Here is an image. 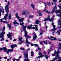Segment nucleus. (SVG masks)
<instances>
[{"mask_svg": "<svg viewBox=\"0 0 61 61\" xmlns=\"http://www.w3.org/2000/svg\"><path fill=\"white\" fill-rule=\"evenodd\" d=\"M11 48H12L11 50V49H8V51H6V52L7 54H9V51H10V52H12L13 51V49L15 48V46H14V45H12L11 46Z\"/></svg>", "mask_w": 61, "mask_h": 61, "instance_id": "20e7f679", "label": "nucleus"}, {"mask_svg": "<svg viewBox=\"0 0 61 61\" xmlns=\"http://www.w3.org/2000/svg\"><path fill=\"white\" fill-rule=\"evenodd\" d=\"M20 49H21V50H25V48H23L22 47L20 48Z\"/></svg>", "mask_w": 61, "mask_h": 61, "instance_id": "e433bc0d", "label": "nucleus"}, {"mask_svg": "<svg viewBox=\"0 0 61 61\" xmlns=\"http://www.w3.org/2000/svg\"><path fill=\"white\" fill-rule=\"evenodd\" d=\"M31 56H33L34 55V53L33 51H31Z\"/></svg>", "mask_w": 61, "mask_h": 61, "instance_id": "b1692460", "label": "nucleus"}, {"mask_svg": "<svg viewBox=\"0 0 61 61\" xmlns=\"http://www.w3.org/2000/svg\"><path fill=\"white\" fill-rule=\"evenodd\" d=\"M45 30H42V32H41L40 34L39 35L41 36V35H42V34H43V33L45 31Z\"/></svg>", "mask_w": 61, "mask_h": 61, "instance_id": "4be33fe9", "label": "nucleus"}, {"mask_svg": "<svg viewBox=\"0 0 61 61\" xmlns=\"http://www.w3.org/2000/svg\"><path fill=\"white\" fill-rule=\"evenodd\" d=\"M52 25L53 27H54V28L56 27V25H55L54 23L53 22L52 23Z\"/></svg>", "mask_w": 61, "mask_h": 61, "instance_id": "bb28decb", "label": "nucleus"}, {"mask_svg": "<svg viewBox=\"0 0 61 61\" xmlns=\"http://www.w3.org/2000/svg\"><path fill=\"white\" fill-rule=\"evenodd\" d=\"M58 25H60V27H58V29L59 28L60 29L61 28V20H58Z\"/></svg>", "mask_w": 61, "mask_h": 61, "instance_id": "1a4fd4ad", "label": "nucleus"}, {"mask_svg": "<svg viewBox=\"0 0 61 61\" xmlns=\"http://www.w3.org/2000/svg\"><path fill=\"white\" fill-rule=\"evenodd\" d=\"M30 26H30H29L28 27V29H31V27H32V25L31 24Z\"/></svg>", "mask_w": 61, "mask_h": 61, "instance_id": "2f4dec72", "label": "nucleus"}, {"mask_svg": "<svg viewBox=\"0 0 61 61\" xmlns=\"http://www.w3.org/2000/svg\"><path fill=\"white\" fill-rule=\"evenodd\" d=\"M52 56H55V54H52Z\"/></svg>", "mask_w": 61, "mask_h": 61, "instance_id": "6e6d98bb", "label": "nucleus"}, {"mask_svg": "<svg viewBox=\"0 0 61 61\" xmlns=\"http://www.w3.org/2000/svg\"><path fill=\"white\" fill-rule=\"evenodd\" d=\"M15 15L16 16V18H17L18 19L19 22L20 23H20V25H22L23 26V27L24 26H23L24 25V22L23 21V20L24 19V18H21V17H19V16L18 15V13H16L15 14Z\"/></svg>", "mask_w": 61, "mask_h": 61, "instance_id": "f257e3e1", "label": "nucleus"}, {"mask_svg": "<svg viewBox=\"0 0 61 61\" xmlns=\"http://www.w3.org/2000/svg\"><path fill=\"white\" fill-rule=\"evenodd\" d=\"M58 7H59L60 9H61V4H60V5H59L58 6Z\"/></svg>", "mask_w": 61, "mask_h": 61, "instance_id": "de8ad7c7", "label": "nucleus"}, {"mask_svg": "<svg viewBox=\"0 0 61 61\" xmlns=\"http://www.w3.org/2000/svg\"><path fill=\"white\" fill-rule=\"evenodd\" d=\"M57 33H58V34L59 35L60 34V31H57Z\"/></svg>", "mask_w": 61, "mask_h": 61, "instance_id": "a19ab883", "label": "nucleus"}, {"mask_svg": "<svg viewBox=\"0 0 61 61\" xmlns=\"http://www.w3.org/2000/svg\"><path fill=\"white\" fill-rule=\"evenodd\" d=\"M57 12H56L55 13L56 14H57V13H60V14L61 15V10H56Z\"/></svg>", "mask_w": 61, "mask_h": 61, "instance_id": "a211bd4d", "label": "nucleus"}, {"mask_svg": "<svg viewBox=\"0 0 61 61\" xmlns=\"http://www.w3.org/2000/svg\"><path fill=\"white\" fill-rule=\"evenodd\" d=\"M34 46H35L36 47V46H38V45L37 44H34Z\"/></svg>", "mask_w": 61, "mask_h": 61, "instance_id": "ea45409f", "label": "nucleus"}, {"mask_svg": "<svg viewBox=\"0 0 61 61\" xmlns=\"http://www.w3.org/2000/svg\"><path fill=\"white\" fill-rule=\"evenodd\" d=\"M35 5H34L33 4H31V6L32 7V8L33 9H34L35 8Z\"/></svg>", "mask_w": 61, "mask_h": 61, "instance_id": "aec40b11", "label": "nucleus"}, {"mask_svg": "<svg viewBox=\"0 0 61 61\" xmlns=\"http://www.w3.org/2000/svg\"><path fill=\"white\" fill-rule=\"evenodd\" d=\"M46 51H44V55H46Z\"/></svg>", "mask_w": 61, "mask_h": 61, "instance_id": "e2e57ef3", "label": "nucleus"}, {"mask_svg": "<svg viewBox=\"0 0 61 61\" xmlns=\"http://www.w3.org/2000/svg\"><path fill=\"white\" fill-rule=\"evenodd\" d=\"M34 16L33 15H30V17H31V18L33 17H34Z\"/></svg>", "mask_w": 61, "mask_h": 61, "instance_id": "864d4df0", "label": "nucleus"}, {"mask_svg": "<svg viewBox=\"0 0 61 61\" xmlns=\"http://www.w3.org/2000/svg\"><path fill=\"white\" fill-rule=\"evenodd\" d=\"M5 27H4L3 28V31H5Z\"/></svg>", "mask_w": 61, "mask_h": 61, "instance_id": "4d7b16f0", "label": "nucleus"}, {"mask_svg": "<svg viewBox=\"0 0 61 61\" xmlns=\"http://www.w3.org/2000/svg\"><path fill=\"white\" fill-rule=\"evenodd\" d=\"M2 39H1L0 40V41H4V37H2Z\"/></svg>", "mask_w": 61, "mask_h": 61, "instance_id": "4c0bfd02", "label": "nucleus"}, {"mask_svg": "<svg viewBox=\"0 0 61 61\" xmlns=\"http://www.w3.org/2000/svg\"><path fill=\"white\" fill-rule=\"evenodd\" d=\"M14 45V47H16L17 46V45H16V44H15V46H14V44H13L12 45Z\"/></svg>", "mask_w": 61, "mask_h": 61, "instance_id": "3c124183", "label": "nucleus"}, {"mask_svg": "<svg viewBox=\"0 0 61 61\" xmlns=\"http://www.w3.org/2000/svg\"><path fill=\"white\" fill-rule=\"evenodd\" d=\"M5 10H6V11H7L6 12V13H8L9 12V10H8V9H9V8H8V9H6V8H5Z\"/></svg>", "mask_w": 61, "mask_h": 61, "instance_id": "473e14b6", "label": "nucleus"}, {"mask_svg": "<svg viewBox=\"0 0 61 61\" xmlns=\"http://www.w3.org/2000/svg\"><path fill=\"white\" fill-rule=\"evenodd\" d=\"M38 49L39 50H40V51L41 50V48H38Z\"/></svg>", "mask_w": 61, "mask_h": 61, "instance_id": "69168bd1", "label": "nucleus"}, {"mask_svg": "<svg viewBox=\"0 0 61 61\" xmlns=\"http://www.w3.org/2000/svg\"><path fill=\"white\" fill-rule=\"evenodd\" d=\"M26 26H24L22 27V28L23 29V31H24L25 34V37L26 38H31V36H29L27 35V32L25 30L26 29Z\"/></svg>", "mask_w": 61, "mask_h": 61, "instance_id": "f03ea898", "label": "nucleus"}, {"mask_svg": "<svg viewBox=\"0 0 61 61\" xmlns=\"http://www.w3.org/2000/svg\"><path fill=\"white\" fill-rule=\"evenodd\" d=\"M5 34V32H3L0 33V38H2V37H4V35Z\"/></svg>", "mask_w": 61, "mask_h": 61, "instance_id": "423d86ee", "label": "nucleus"}, {"mask_svg": "<svg viewBox=\"0 0 61 61\" xmlns=\"http://www.w3.org/2000/svg\"><path fill=\"white\" fill-rule=\"evenodd\" d=\"M19 41H22V39H23V38L22 37H19Z\"/></svg>", "mask_w": 61, "mask_h": 61, "instance_id": "c85d7f7f", "label": "nucleus"}, {"mask_svg": "<svg viewBox=\"0 0 61 61\" xmlns=\"http://www.w3.org/2000/svg\"><path fill=\"white\" fill-rule=\"evenodd\" d=\"M5 16H4V18H3V19L5 20H6L7 19V16L8 15V14L7 13L5 15Z\"/></svg>", "mask_w": 61, "mask_h": 61, "instance_id": "9b49d317", "label": "nucleus"}, {"mask_svg": "<svg viewBox=\"0 0 61 61\" xmlns=\"http://www.w3.org/2000/svg\"><path fill=\"white\" fill-rule=\"evenodd\" d=\"M43 42L45 45H48V44L46 42V41H43Z\"/></svg>", "mask_w": 61, "mask_h": 61, "instance_id": "f704fd0d", "label": "nucleus"}, {"mask_svg": "<svg viewBox=\"0 0 61 61\" xmlns=\"http://www.w3.org/2000/svg\"><path fill=\"white\" fill-rule=\"evenodd\" d=\"M34 26H35V28L34 27H33L32 28L33 29H35V31H36V30H38V29L37 28V26H38L37 25H34Z\"/></svg>", "mask_w": 61, "mask_h": 61, "instance_id": "4468645a", "label": "nucleus"}, {"mask_svg": "<svg viewBox=\"0 0 61 61\" xmlns=\"http://www.w3.org/2000/svg\"><path fill=\"white\" fill-rule=\"evenodd\" d=\"M45 56L46 58V59H48V57L47 55H46Z\"/></svg>", "mask_w": 61, "mask_h": 61, "instance_id": "09e8293b", "label": "nucleus"}, {"mask_svg": "<svg viewBox=\"0 0 61 61\" xmlns=\"http://www.w3.org/2000/svg\"><path fill=\"white\" fill-rule=\"evenodd\" d=\"M15 60H16V59H13V61H15Z\"/></svg>", "mask_w": 61, "mask_h": 61, "instance_id": "052dcab7", "label": "nucleus"}, {"mask_svg": "<svg viewBox=\"0 0 61 61\" xmlns=\"http://www.w3.org/2000/svg\"><path fill=\"white\" fill-rule=\"evenodd\" d=\"M48 38H49V39H51V40L53 41V40H54V39L55 41H56L57 40V39L55 37H53V36H51V38L48 37Z\"/></svg>", "mask_w": 61, "mask_h": 61, "instance_id": "0eeeda50", "label": "nucleus"}, {"mask_svg": "<svg viewBox=\"0 0 61 61\" xmlns=\"http://www.w3.org/2000/svg\"><path fill=\"white\" fill-rule=\"evenodd\" d=\"M24 54L25 58H27L28 57V52H24Z\"/></svg>", "mask_w": 61, "mask_h": 61, "instance_id": "6e6552de", "label": "nucleus"}, {"mask_svg": "<svg viewBox=\"0 0 61 61\" xmlns=\"http://www.w3.org/2000/svg\"><path fill=\"white\" fill-rule=\"evenodd\" d=\"M56 16H59V17H61V15H60L59 14H57Z\"/></svg>", "mask_w": 61, "mask_h": 61, "instance_id": "c03bdc74", "label": "nucleus"}, {"mask_svg": "<svg viewBox=\"0 0 61 61\" xmlns=\"http://www.w3.org/2000/svg\"><path fill=\"white\" fill-rule=\"evenodd\" d=\"M42 44H43V43L41 41L40 42V45H42Z\"/></svg>", "mask_w": 61, "mask_h": 61, "instance_id": "bf43d9fd", "label": "nucleus"}, {"mask_svg": "<svg viewBox=\"0 0 61 61\" xmlns=\"http://www.w3.org/2000/svg\"><path fill=\"white\" fill-rule=\"evenodd\" d=\"M3 49H4V52H6L7 51V49H6V48H5V47H3Z\"/></svg>", "mask_w": 61, "mask_h": 61, "instance_id": "393cba45", "label": "nucleus"}, {"mask_svg": "<svg viewBox=\"0 0 61 61\" xmlns=\"http://www.w3.org/2000/svg\"><path fill=\"white\" fill-rule=\"evenodd\" d=\"M49 17H50V16H48V18H46V19H44V21H47V20H49L51 22H53V18H51V19Z\"/></svg>", "mask_w": 61, "mask_h": 61, "instance_id": "7ed1b4c3", "label": "nucleus"}, {"mask_svg": "<svg viewBox=\"0 0 61 61\" xmlns=\"http://www.w3.org/2000/svg\"><path fill=\"white\" fill-rule=\"evenodd\" d=\"M36 37H37V36H36V35H35L33 37V38L34 40H36Z\"/></svg>", "mask_w": 61, "mask_h": 61, "instance_id": "6ab92c4d", "label": "nucleus"}, {"mask_svg": "<svg viewBox=\"0 0 61 61\" xmlns=\"http://www.w3.org/2000/svg\"><path fill=\"white\" fill-rule=\"evenodd\" d=\"M39 23V21L38 20H36L35 21V24L38 25Z\"/></svg>", "mask_w": 61, "mask_h": 61, "instance_id": "f3484780", "label": "nucleus"}, {"mask_svg": "<svg viewBox=\"0 0 61 61\" xmlns=\"http://www.w3.org/2000/svg\"><path fill=\"white\" fill-rule=\"evenodd\" d=\"M9 5H10V2H9V1H8L7 5L5 7V8H6V10L7 9H8V6Z\"/></svg>", "mask_w": 61, "mask_h": 61, "instance_id": "ddd939ff", "label": "nucleus"}, {"mask_svg": "<svg viewBox=\"0 0 61 61\" xmlns=\"http://www.w3.org/2000/svg\"><path fill=\"white\" fill-rule=\"evenodd\" d=\"M54 53L55 54H56V55H58V56H59V54L61 53V52H60V51L58 50H57V52H56V50H55V51Z\"/></svg>", "mask_w": 61, "mask_h": 61, "instance_id": "9d476101", "label": "nucleus"}, {"mask_svg": "<svg viewBox=\"0 0 61 61\" xmlns=\"http://www.w3.org/2000/svg\"><path fill=\"white\" fill-rule=\"evenodd\" d=\"M58 55H56V56L55 58L53 59L51 61H55V60H56L58 58Z\"/></svg>", "mask_w": 61, "mask_h": 61, "instance_id": "f8f14e48", "label": "nucleus"}, {"mask_svg": "<svg viewBox=\"0 0 61 61\" xmlns=\"http://www.w3.org/2000/svg\"><path fill=\"white\" fill-rule=\"evenodd\" d=\"M2 13H3V14H4L5 13V12H4V8H3V7H2Z\"/></svg>", "mask_w": 61, "mask_h": 61, "instance_id": "58836bf2", "label": "nucleus"}, {"mask_svg": "<svg viewBox=\"0 0 61 61\" xmlns=\"http://www.w3.org/2000/svg\"><path fill=\"white\" fill-rule=\"evenodd\" d=\"M13 23L14 24H16L17 25H19V23L17 22L16 20H15L13 22Z\"/></svg>", "mask_w": 61, "mask_h": 61, "instance_id": "412c9836", "label": "nucleus"}, {"mask_svg": "<svg viewBox=\"0 0 61 61\" xmlns=\"http://www.w3.org/2000/svg\"><path fill=\"white\" fill-rule=\"evenodd\" d=\"M26 40L25 41L26 43H27V44H30V42H28V40H27V38H26Z\"/></svg>", "mask_w": 61, "mask_h": 61, "instance_id": "5701e85b", "label": "nucleus"}, {"mask_svg": "<svg viewBox=\"0 0 61 61\" xmlns=\"http://www.w3.org/2000/svg\"><path fill=\"white\" fill-rule=\"evenodd\" d=\"M42 54V53L41 52H39L38 55H40L41 56V55Z\"/></svg>", "mask_w": 61, "mask_h": 61, "instance_id": "a18cd8bd", "label": "nucleus"}, {"mask_svg": "<svg viewBox=\"0 0 61 61\" xmlns=\"http://www.w3.org/2000/svg\"><path fill=\"white\" fill-rule=\"evenodd\" d=\"M7 26L9 27V28L10 29L11 27V25H10L9 24H8L7 25Z\"/></svg>", "mask_w": 61, "mask_h": 61, "instance_id": "7c9ffc66", "label": "nucleus"}, {"mask_svg": "<svg viewBox=\"0 0 61 61\" xmlns=\"http://www.w3.org/2000/svg\"><path fill=\"white\" fill-rule=\"evenodd\" d=\"M38 13V14H39V15H40V16H42V15H43L41 13V12H40L39 13Z\"/></svg>", "mask_w": 61, "mask_h": 61, "instance_id": "72a5a7b5", "label": "nucleus"}, {"mask_svg": "<svg viewBox=\"0 0 61 61\" xmlns=\"http://www.w3.org/2000/svg\"><path fill=\"white\" fill-rule=\"evenodd\" d=\"M46 13H48V14H50V12H48V11L47 10H46Z\"/></svg>", "mask_w": 61, "mask_h": 61, "instance_id": "37998d69", "label": "nucleus"}, {"mask_svg": "<svg viewBox=\"0 0 61 61\" xmlns=\"http://www.w3.org/2000/svg\"><path fill=\"white\" fill-rule=\"evenodd\" d=\"M30 12H29V11L27 10H25L24 11L22 12V15H27L28 14H29Z\"/></svg>", "mask_w": 61, "mask_h": 61, "instance_id": "39448f33", "label": "nucleus"}, {"mask_svg": "<svg viewBox=\"0 0 61 61\" xmlns=\"http://www.w3.org/2000/svg\"><path fill=\"white\" fill-rule=\"evenodd\" d=\"M31 46H34V44H33V43H31Z\"/></svg>", "mask_w": 61, "mask_h": 61, "instance_id": "13d9d810", "label": "nucleus"}, {"mask_svg": "<svg viewBox=\"0 0 61 61\" xmlns=\"http://www.w3.org/2000/svg\"><path fill=\"white\" fill-rule=\"evenodd\" d=\"M44 56L43 55H41L40 56H38V58H41V57H44Z\"/></svg>", "mask_w": 61, "mask_h": 61, "instance_id": "c756f323", "label": "nucleus"}, {"mask_svg": "<svg viewBox=\"0 0 61 61\" xmlns=\"http://www.w3.org/2000/svg\"><path fill=\"white\" fill-rule=\"evenodd\" d=\"M12 16V15L11 13H10L9 16V18L10 19L11 18V16Z\"/></svg>", "mask_w": 61, "mask_h": 61, "instance_id": "a878e982", "label": "nucleus"}, {"mask_svg": "<svg viewBox=\"0 0 61 61\" xmlns=\"http://www.w3.org/2000/svg\"><path fill=\"white\" fill-rule=\"evenodd\" d=\"M55 32H53L52 33V34L53 35H54V33H55Z\"/></svg>", "mask_w": 61, "mask_h": 61, "instance_id": "0e129e2a", "label": "nucleus"}, {"mask_svg": "<svg viewBox=\"0 0 61 61\" xmlns=\"http://www.w3.org/2000/svg\"><path fill=\"white\" fill-rule=\"evenodd\" d=\"M52 1H53L54 2H57V0H52Z\"/></svg>", "mask_w": 61, "mask_h": 61, "instance_id": "5fc2aeb1", "label": "nucleus"}, {"mask_svg": "<svg viewBox=\"0 0 61 61\" xmlns=\"http://www.w3.org/2000/svg\"><path fill=\"white\" fill-rule=\"evenodd\" d=\"M58 59L61 60V57H59V56L58 57Z\"/></svg>", "mask_w": 61, "mask_h": 61, "instance_id": "49530a36", "label": "nucleus"}, {"mask_svg": "<svg viewBox=\"0 0 61 61\" xmlns=\"http://www.w3.org/2000/svg\"><path fill=\"white\" fill-rule=\"evenodd\" d=\"M4 47H3L2 48H0V50H3Z\"/></svg>", "mask_w": 61, "mask_h": 61, "instance_id": "680f3d73", "label": "nucleus"}, {"mask_svg": "<svg viewBox=\"0 0 61 61\" xmlns=\"http://www.w3.org/2000/svg\"><path fill=\"white\" fill-rule=\"evenodd\" d=\"M61 46V43H59V45L58 46ZM59 48V49H61V46H60Z\"/></svg>", "mask_w": 61, "mask_h": 61, "instance_id": "cd10ccee", "label": "nucleus"}, {"mask_svg": "<svg viewBox=\"0 0 61 61\" xmlns=\"http://www.w3.org/2000/svg\"><path fill=\"white\" fill-rule=\"evenodd\" d=\"M3 20H4V19H1L0 20V22H3Z\"/></svg>", "mask_w": 61, "mask_h": 61, "instance_id": "8fccbe9b", "label": "nucleus"}, {"mask_svg": "<svg viewBox=\"0 0 61 61\" xmlns=\"http://www.w3.org/2000/svg\"><path fill=\"white\" fill-rule=\"evenodd\" d=\"M16 40V39H14L13 40V41L14 42V41H15Z\"/></svg>", "mask_w": 61, "mask_h": 61, "instance_id": "774afa93", "label": "nucleus"}, {"mask_svg": "<svg viewBox=\"0 0 61 61\" xmlns=\"http://www.w3.org/2000/svg\"><path fill=\"white\" fill-rule=\"evenodd\" d=\"M55 9H56V7L55 6V7H54V10H52L51 12V14H53V13L55 12V11H56Z\"/></svg>", "mask_w": 61, "mask_h": 61, "instance_id": "2eb2a0df", "label": "nucleus"}, {"mask_svg": "<svg viewBox=\"0 0 61 61\" xmlns=\"http://www.w3.org/2000/svg\"><path fill=\"white\" fill-rule=\"evenodd\" d=\"M3 22L4 23H6V21H4Z\"/></svg>", "mask_w": 61, "mask_h": 61, "instance_id": "338daca9", "label": "nucleus"}, {"mask_svg": "<svg viewBox=\"0 0 61 61\" xmlns=\"http://www.w3.org/2000/svg\"><path fill=\"white\" fill-rule=\"evenodd\" d=\"M44 4L45 5V7H47V6L46 5V3H44Z\"/></svg>", "mask_w": 61, "mask_h": 61, "instance_id": "603ef678", "label": "nucleus"}, {"mask_svg": "<svg viewBox=\"0 0 61 61\" xmlns=\"http://www.w3.org/2000/svg\"><path fill=\"white\" fill-rule=\"evenodd\" d=\"M12 36V34L11 33H9L7 35L8 37V38H10V37H11Z\"/></svg>", "mask_w": 61, "mask_h": 61, "instance_id": "dca6fc26", "label": "nucleus"}, {"mask_svg": "<svg viewBox=\"0 0 61 61\" xmlns=\"http://www.w3.org/2000/svg\"><path fill=\"white\" fill-rule=\"evenodd\" d=\"M2 11V9H0V16H1V12Z\"/></svg>", "mask_w": 61, "mask_h": 61, "instance_id": "c9c22d12", "label": "nucleus"}, {"mask_svg": "<svg viewBox=\"0 0 61 61\" xmlns=\"http://www.w3.org/2000/svg\"><path fill=\"white\" fill-rule=\"evenodd\" d=\"M56 28H53L52 30L53 31H55V30H56Z\"/></svg>", "mask_w": 61, "mask_h": 61, "instance_id": "79ce46f5", "label": "nucleus"}]
</instances>
